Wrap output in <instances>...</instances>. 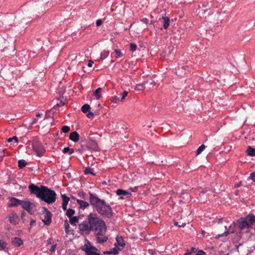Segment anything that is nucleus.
<instances>
[{
    "instance_id": "obj_1",
    "label": "nucleus",
    "mask_w": 255,
    "mask_h": 255,
    "mask_svg": "<svg viewBox=\"0 0 255 255\" xmlns=\"http://www.w3.org/2000/svg\"><path fill=\"white\" fill-rule=\"evenodd\" d=\"M88 219V222L85 221L79 224L80 230L86 234L92 231L96 235L98 243L102 244L106 242L108 238L106 236L107 228L105 222L94 213H90Z\"/></svg>"
},
{
    "instance_id": "obj_2",
    "label": "nucleus",
    "mask_w": 255,
    "mask_h": 255,
    "mask_svg": "<svg viewBox=\"0 0 255 255\" xmlns=\"http://www.w3.org/2000/svg\"><path fill=\"white\" fill-rule=\"evenodd\" d=\"M28 188L31 194H35L37 197L48 204H52L56 201V193L46 186L41 185L39 187L31 183Z\"/></svg>"
},
{
    "instance_id": "obj_3",
    "label": "nucleus",
    "mask_w": 255,
    "mask_h": 255,
    "mask_svg": "<svg viewBox=\"0 0 255 255\" xmlns=\"http://www.w3.org/2000/svg\"><path fill=\"white\" fill-rule=\"evenodd\" d=\"M89 201L90 204L96 209L97 212L102 217L110 218L113 216L114 212L111 206L106 201L100 199L97 195L90 193Z\"/></svg>"
},
{
    "instance_id": "obj_4",
    "label": "nucleus",
    "mask_w": 255,
    "mask_h": 255,
    "mask_svg": "<svg viewBox=\"0 0 255 255\" xmlns=\"http://www.w3.org/2000/svg\"><path fill=\"white\" fill-rule=\"evenodd\" d=\"M255 224V215L249 214L238 220L237 225L241 231L249 233Z\"/></svg>"
},
{
    "instance_id": "obj_5",
    "label": "nucleus",
    "mask_w": 255,
    "mask_h": 255,
    "mask_svg": "<svg viewBox=\"0 0 255 255\" xmlns=\"http://www.w3.org/2000/svg\"><path fill=\"white\" fill-rule=\"evenodd\" d=\"M40 219L45 225L48 226L51 222V213L46 208H43Z\"/></svg>"
},
{
    "instance_id": "obj_6",
    "label": "nucleus",
    "mask_w": 255,
    "mask_h": 255,
    "mask_svg": "<svg viewBox=\"0 0 255 255\" xmlns=\"http://www.w3.org/2000/svg\"><path fill=\"white\" fill-rule=\"evenodd\" d=\"M32 147L39 156L43 155L45 150L39 141H35L32 143Z\"/></svg>"
},
{
    "instance_id": "obj_7",
    "label": "nucleus",
    "mask_w": 255,
    "mask_h": 255,
    "mask_svg": "<svg viewBox=\"0 0 255 255\" xmlns=\"http://www.w3.org/2000/svg\"><path fill=\"white\" fill-rule=\"evenodd\" d=\"M32 205V203L30 201L27 200H22L21 204V207L31 215L33 213Z\"/></svg>"
},
{
    "instance_id": "obj_8",
    "label": "nucleus",
    "mask_w": 255,
    "mask_h": 255,
    "mask_svg": "<svg viewBox=\"0 0 255 255\" xmlns=\"http://www.w3.org/2000/svg\"><path fill=\"white\" fill-rule=\"evenodd\" d=\"M86 146L88 148L94 151H98L99 149L97 143L93 140H89Z\"/></svg>"
},
{
    "instance_id": "obj_9",
    "label": "nucleus",
    "mask_w": 255,
    "mask_h": 255,
    "mask_svg": "<svg viewBox=\"0 0 255 255\" xmlns=\"http://www.w3.org/2000/svg\"><path fill=\"white\" fill-rule=\"evenodd\" d=\"M8 218L10 223L13 225H16L18 223V217L14 212H11L9 215Z\"/></svg>"
},
{
    "instance_id": "obj_10",
    "label": "nucleus",
    "mask_w": 255,
    "mask_h": 255,
    "mask_svg": "<svg viewBox=\"0 0 255 255\" xmlns=\"http://www.w3.org/2000/svg\"><path fill=\"white\" fill-rule=\"evenodd\" d=\"M233 225H234V227H232V226L231 225L229 227V229L226 231H225L224 233H223L221 234L218 235V236L219 237H227L229 235V234L234 233L235 232L234 228L236 224L235 223H233Z\"/></svg>"
},
{
    "instance_id": "obj_11",
    "label": "nucleus",
    "mask_w": 255,
    "mask_h": 255,
    "mask_svg": "<svg viewBox=\"0 0 255 255\" xmlns=\"http://www.w3.org/2000/svg\"><path fill=\"white\" fill-rule=\"evenodd\" d=\"M22 200L12 197L10 199L9 207H17L21 206Z\"/></svg>"
},
{
    "instance_id": "obj_12",
    "label": "nucleus",
    "mask_w": 255,
    "mask_h": 255,
    "mask_svg": "<svg viewBox=\"0 0 255 255\" xmlns=\"http://www.w3.org/2000/svg\"><path fill=\"white\" fill-rule=\"evenodd\" d=\"M116 193L118 195L120 196V198L122 199H124V196L129 197L131 195L130 192L122 189H118L116 191Z\"/></svg>"
},
{
    "instance_id": "obj_13",
    "label": "nucleus",
    "mask_w": 255,
    "mask_h": 255,
    "mask_svg": "<svg viewBox=\"0 0 255 255\" xmlns=\"http://www.w3.org/2000/svg\"><path fill=\"white\" fill-rule=\"evenodd\" d=\"M61 197L62 198V208L63 210L66 211L67 210V206L70 200V198L65 194H62Z\"/></svg>"
},
{
    "instance_id": "obj_14",
    "label": "nucleus",
    "mask_w": 255,
    "mask_h": 255,
    "mask_svg": "<svg viewBox=\"0 0 255 255\" xmlns=\"http://www.w3.org/2000/svg\"><path fill=\"white\" fill-rule=\"evenodd\" d=\"M69 139L75 142H77L79 140V133L76 131L72 132L69 135Z\"/></svg>"
},
{
    "instance_id": "obj_15",
    "label": "nucleus",
    "mask_w": 255,
    "mask_h": 255,
    "mask_svg": "<svg viewBox=\"0 0 255 255\" xmlns=\"http://www.w3.org/2000/svg\"><path fill=\"white\" fill-rule=\"evenodd\" d=\"M11 243L14 247H19L23 244V241L20 238L15 237L11 239Z\"/></svg>"
},
{
    "instance_id": "obj_16",
    "label": "nucleus",
    "mask_w": 255,
    "mask_h": 255,
    "mask_svg": "<svg viewBox=\"0 0 255 255\" xmlns=\"http://www.w3.org/2000/svg\"><path fill=\"white\" fill-rule=\"evenodd\" d=\"M76 201L81 209H85L89 206V203L86 201L80 199H76Z\"/></svg>"
},
{
    "instance_id": "obj_17",
    "label": "nucleus",
    "mask_w": 255,
    "mask_h": 255,
    "mask_svg": "<svg viewBox=\"0 0 255 255\" xmlns=\"http://www.w3.org/2000/svg\"><path fill=\"white\" fill-rule=\"evenodd\" d=\"M85 247L86 248L85 249H84V251L86 253V255H88V254H90V253H96L95 252L97 251V249L93 246H88L85 245Z\"/></svg>"
},
{
    "instance_id": "obj_18",
    "label": "nucleus",
    "mask_w": 255,
    "mask_h": 255,
    "mask_svg": "<svg viewBox=\"0 0 255 255\" xmlns=\"http://www.w3.org/2000/svg\"><path fill=\"white\" fill-rule=\"evenodd\" d=\"M162 19H163V27L164 29H166L170 25L169 18L167 16H163Z\"/></svg>"
},
{
    "instance_id": "obj_19",
    "label": "nucleus",
    "mask_w": 255,
    "mask_h": 255,
    "mask_svg": "<svg viewBox=\"0 0 255 255\" xmlns=\"http://www.w3.org/2000/svg\"><path fill=\"white\" fill-rule=\"evenodd\" d=\"M247 152L248 155L251 156H255V148L249 146L247 149Z\"/></svg>"
},
{
    "instance_id": "obj_20",
    "label": "nucleus",
    "mask_w": 255,
    "mask_h": 255,
    "mask_svg": "<svg viewBox=\"0 0 255 255\" xmlns=\"http://www.w3.org/2000/svg\"><path fill=\"white\" fill-rule=\"evenodd\" d=\"M116 241L117 242V245H119L121 247L125 246V244L124 243V240L122 237H117L116 238Z\"/></svg>"
},
{
    "instance_id": "obj_21",
    "label": "nucleus",
    "mask_w": 255,
    "mask_h": 255,
    "mask_svg": "<svg viewBox=\"0 0 255 255\" xmlns=\"http://www.w3.org/2000/svg\"><path fill=\"white\" fill-rule=\"evenodd\" d=\"M69 222L72 225H76V224L79 221V218L76 216L73 217H72L71 218H69Z\"/></svg>"
},
{
    "instance_id": "obj_22",
    "label": "nucleus",
    "mask_w": 255,
    "mask_h": 255,
    "mask_svg": "<svg viewBox=\"0 0 255 255\" xmlns=\"http://www.w3.org/2000/svg\"><path fill=\"white\" fill-rule=\"evenodd\" d=\"M90 106L88 104L84 105L81 108V111L83 113L86 114L88 112L89 110L90 109Z\"/></svg>"
},
{
    "instance_id": "obj_23",
    "label": "nucleus",
    "mask_w": 255,
    "mask_h": 255,
    "mask_svg": "<svg viewBox=\"0 0 255 255\" xmlns=\"http://www.w3.org/2000/svg\"><path fill=\"white\" fill-rule=\"evenodd\" d=\"M18 164L19 168H23L26 165L27 162L25 160L21 159L18 160Z\"/></svg>"
},
{
    "instance_id": "obj_24",
    "label": "nucleus",
    "mask_w": 255,
    "mask_h": 255,
    "mask_svg": "<svg viewBox=\"0 0 255 255\" xmlns=\"http://www.w3.org/2000/svg\"><path fill=\"white\" fill-rule=\"evenodd\" d=\"M75 210L72 209H69L66 210V215L69 218L72 217V216L75 214Z\"/></svg>"
},
{
    "instance_id": "obj_25",
    "label": "nucleus",
    "mask_w": 255,
    "mask_h": 255,
    "mask_svg": "<svg viewBox=\"0 0 255 255\" xmlns=\"http://www.w3.org/2000/svg\"><path fill=\"white\" fill-rule=\"evenodd\" d=\"M109 54V51L104 50L101 54L100 60H103L105 59Z\"/></svg>"
},
{
    "instance_id": "obj_26",
    "label": "nucleus",
    "mask_w": 255,
    "mask_h": 255,
    "mask_svg": "<svg viewBox=\"0 0 255 255\" xmlns=\"http://www.w3.org/2000/svg\"><path fill=\"white\" fill-rule=\"evenodd\" d=\"M74 150L73 148H70L69 147H64L63 149L62 152L64 153H67L69 152V154H71L74 152Z\"/></svg>"
},
{
    "instance_id": "obj_27",
    "label": "nucleus",
    "mask_w": 255,
    "mask_h": 255,
    "mask_svg": "<svg viewBox=\"0 0 255 255\" xmlns=\"http://www.w3.org/2000/svg\"><path fill=\"white\" fill-rule=\"evenodd\" d=\"M101 90L102 89L101 88H98L95 91L94 95L95 96L97 99H99L100 98L101 95L100 93L101 92Z\"/></svg>"
},
{
    "instance_id": "obj_28",
    "label": "nucleus",
    "mask_w": 255,
    "mask_h": 255,
    "mask_svg": "<svg viewBox=\"0 0 255 255\" xmlns=\"http://www.w3.org/2000/svg\"><path fill=\"white\" fill-rule=\"evenodd\" d=\"M206 146L204 144H202L196 150V154H200L205 149Z\"/></svg>"
},
{
    "instance_id": "obj_29",
    "label": "nucleus",
    "mask_w": 255,
    "mask_h": 255,
    "mask_svg": "<svg viewBox=\"0 0 255 255\" xmlns=\"http://www.w3.org/2000/svg\"><path fill=\"white\" fill-rule=\"evenodd\" d=\"M85 174H91L93 175H95V174L93 173V169L90 167H87L84 170Z\"/></svg>"
},
{
    "instance_id": "obj_30",
    "label": "nucleus",
    "mask_w": 255,
    "mask_h": 255,
    "mask_svg": "<svg viewBox=\"0 0 255 255\" xmlns=\"http://www.w3.org/2000/svg\"><path fill=\"white\" fill-rule=\"evenodd\" d=\"M115 53L117 58H121L123 56L122 52L119 49H116L115 50Z\"/></svg>"
},
{
    "instance_id": "obj_31",
    "label": "nucleus",
    "mask_w": 255,
    "mask_h": 255,
    "mask_svg": "<svg viewBox=\"0 0 255 255\" xmlns=\"http://www.w3.org/2000/svg\"><path fill=\"white\" fill-rule=\"evenodd\" d=\"M7 244L5 242L0 240V250H2L6 248Z\"/></svg>"
},
{
    "instance_id": "obj_32",
    "label": "nucleus",
    "mask_w": 255,
    "mask_h": 255,
    "mask_svg": "<svg viewBox=\"0 0 255 255\" xmlns=\"http://www.w3.org/2000/svg\"><path fill=\"white\" fill-rule=\"evenodd\" d=\"M70 127L67 126H64L62 127L61 130L64 133H67L70 131Z\"/></svg>"
},
{
    "instance_id": "obj_33",
    "label": "nucleus",
    "mask_w": 255,
    "mask_h": 255,
    "mask_svg": "<svg viewBox=\"0 0 255 255\" xmlns=\"http://www.w3.org/2000/svg\"><path fill=\"white\" fill-rule=\"evenodd\" d=\"M137 46L135 43H131L130 44V50L134 52L136 50Z\"/></svg>"
},
{
    "instance_id": "obj_34",
    "label": "nucleus",
    "mask_w": 255,
    "mask_h": 255,
    "mask_svg": "<svg viewBox=\"0 0 255 255\" xmlns=\"http://www.w3.org/2000/svg\"><path fill=\"white\" fill-rule=\"evenodd\" d=\"M13 140H15V142L16 143H17L18 142V138L16 136H13L12 137H10L9 138L7 139V142H11Z\"/></svg>"
},
{
    "instance_id": "obj_35",
    "label": "nucleus",
    "mask_w": 255,
    "mask_h": 255,
    "mask_svg": "<svg viewBox=\"0 0 255 255\" xmlns=\"http://www.w3.org/2000/svg\"><path fill=\"white\" fill-rule=\"evenodd\" d=\"M128 92L126 91H124L123 93L122 94V97L121 99V101L123 102V100L125 99V98L127 96Z\"/></svg>"
},
{
    "instance_id": "obj_36",
    "label": "nucleus",
    "mask_w": 255,
    "mask_h": 255,
    "mask_svg": "<svg viewBox=\"0 0 255 255\" xmlns=\"http://www.w3.org/2000/svg\"><path fill=\"white\" fill-rule=\"evenodd\" d=\"M64 226H65V229L66 232L68 233V229L69 228V224L68 223L67 220H65V221Z\"/></svg>"
},
{
    "instance_id": "obj_37",
    "label": "nucleus",
    "mask_w": 255,
    "mask_h": 255,
    "mask_svg": "<svg viewBox=\"0 0 255 255\" xmlns=\"http://www.w3.org/2000/svg\"><path fill=\"white\" fill-rule=\"evenodd\" d=\"M145 83H142V84H138L137 85V88L139 90H142V89L145 88V87L144 86Z\"/></svg>"
},
{
    "instance_id": "obj_38",
    "label": "nucleus",
    "mask_w": 255,
    "mask_h": 255,
    "mask_svg": "<svg viewBox=\"0 0 255 255\" xmlns=\"http://www.w3.org/2000/svg\"><path fill=\"white\" fill-rule=\"evenodd\" d=\"M111 101L112 102L117 103L119 101V99L117 96L112 97Z\"/></svg>"
},
{
    "instance_id": "obj_39",
    "label": "nucleus",
    "mask_w": 255,
    "mask_h": 255,
    "mask_svg": "<svg viewBox=\"0 0 255 255\" xmlns=\"http://www.w3.org/2000/svg\"><path fill=\"white\" fill-rule=\"evenodd\" d=\"M250 178L255 182V172H252L250 175Z\"/></svg>"
},
{
    "instance_id": "obj_40",
    "label": "nucleus",
    "mask_w": 255,
    "mask_h": 255,
    "mask_svg": "<svg viewBox=\"0 0 255 255\" xmlns=\"http://www.w3.org/2000/svg\"><path fill=\"white\" fill-rule=\"evenodd\" d=\"M56 244H53L52 245V246L51 247V248L50 249V251L51 252V253H53L55 251V249L56 248Z\"/></svg>"
},
{
    "instance_id": "obj_41",
    "label": "nucleus",
    "mask_w": 255,
    "mask_h": 255,
    "mask_svg": "<svg viewBox=\"0 0 255 255\" xmlns=\"http://www.w3.org/2000/svg\"><path fill=\"white\" fill-rule=\"evenodd\" d=\"M7 151L6 150V149H4L2 151V153H0V156H4L6 155H7Z\"/></svg>"
},
{
    "instance_id": "obj_42",
    "label": "nucleus",
    "mask_w": 255,
    "mask_h": 255,
    "mask_svg": "<svg viewBox=\"0 0 255 255\" xmlns=\"http://www.w3.org/2000/svg\"><path fill=\"white\" fill-rule=\"evenodd\" d=\"M195 255H206V253L204 251L200 250L195 254Z\"/></svg>"
},
{
    "instance_id": "obj_43",
    "label": "nucleus",
    "mask_w": 255,
    "mask_h": 255,
    "mask_svg": "<svg viewBox=\"0 0 255 255\" xmlns=\"http://www.w3.org/2000/svg\"><path fill=\"white\" fill-rule=\"evenodd\" d=\"M102 20L101 19H98L96 21V25L97 26H100L102 24Z\"/></svg>"
},
{
    "instance_id": "obj_44",
    "label": "nucleus",
    "mask_w": 255,
    "mask_h": 255,
    "mask_svg": "<svg viewBox=\"0 0 255 255\" xmlns=\"http://www.w3.org/2000/svg\"><path fill=\"white\" fill-rule=\"evenodd\" d=\"M52 238H50L48 240H47V245H51L52 244H53V243L52 242Z\"/></svg>"
},
{
    "instance_id": "obj_45",
    "label": "nucleus",
    "mask_w": 255,
    "mask_h": 255,
    "mask_svg": "<svg viewBox=\"0 0 255 255\" xmlns=\"http://www.w3.org/2000/svg\"><path fill=\"white\" fill-rule=\"evenodd\" d=\"M111 252H113L112 254L114 255H117L119 254V251L116 248H114Z\"/></svg>"
},
{
    "instance_id": "obj_46",
    "label": "nucleus",
    "mask_w": 255,
    "mask_h": 255,
    "mask_svg": "<svg viewBox=\"0 0 255 255\" xmlns=\"http://www.w3.org/2000/svg\"><path fill=\"white\" fill-rule=\"evenodd\" d=\"M94 116V114L93 112H89L87 114V117L88 118H91L92 117H93Z\"/></svg>"
},
{
    "instance_id": "obj_47",
    "label": "nucleus",
    "mask_w": 255,
    "mask_h": 255,
    "mask_svg": "<svg viewBox=\"0 0 255 255\" xmlns=\"http://www.w3.org/2000/svg\"><path fill=\"white\" fill-rule=\"evenodd\" d=\"M35 221L33 219H31L30 222V228H31L33 225H35Z\"/></svg>"
},
{
    "instance_id": "obj_48",
    "label": "nucleus",
    "mask_w": 255,
    "mask_h": 255,
    "mask_svg": "<svg viewBox=\"0 0 255 255\" xmlns=\"http://www.w3.org/2000/svg\"><path fill=\"white\" fill-rule=\"evenodd\" d=\"M25 215V213L23 212V213H22L21 215V219L23 222H24L25 220V219H24Z\"/></svg>"
},
{
    "instance_id": "obj_49",
    "label": "nucleus",
    "mask_w": 255,
    "mask_h": 255,
    "mask_svg": "<svg viewBox=\"0 0 255 255\" xmlns=\"http://www.w3.org/2000/svg\"><path fill=\"white\" fill-rule=\"evenodd\" d=\"M93 63V61H92V60H90L88 62V66L90 67H92Z\"/></svg>"
},
{
    "instance_id": "obj_50",
    "label": "nucleus",
    "mask_w": 255,
    "mask_h": 255,
    "mask_svg": "<svg viewBox=\"0 0 255 255\" xmlns=\"http://www.w3.org/2000/svg\"><path fill=\"white\" fill-rule=\"evenodd\" d=\"M241 185V182H238V183H236L235 184V188H238L239 187H240Z\"/></svg>"
},
{
    "instance_id": "obj_51",
    "label": "nucleus",
    "mask_w": 255,
    "mask_h": 255,
    "mask_svg": "<svg viewBox=\"0 0 255 255\" xmlns=\"http://www.w3.org/2000/svg\"><path fill=\"white\" fill-rule=\"evenodd\" d=\"M65 104L64 103H63L62 101H61L59 103L57 104V106L60 107L62 106H63Z\"/></svg>"
},
{
    "instance_id": "obj_52",
    "label": "nucleus",
    "mask_w": 255,
    "mask_h": 255,
    "mask_svg": "<svg viewBox=\"0 0 255 255\" xmlns=\"http://www.w3.org/2000/svg\"><path fill=\"white\" fill-rule=\"evenodd\" d=\"M42 115L43 114L42 113H36V117L37 118H41L42 117Z\"/></svg>"
},
{
    "instance_id": "obj_53",
    "label": "nucleus",
    "mask_w": 255,
    "mask_h": 255,
    "mask_svg": "<svg viewBox=\"0 0 255 255\" xmlns=\"http://www.w3.org/2000/svg\"><path fill=\"white\" fill-rule=\"evenodd\" d=\"M192 254V252H189L187 251L186 253L184 254V255H191Z\"/></svg>"
},
{
    "instance_id": "obj_54",
    "label": "nucleus",
    "mask_w": 255,
    "mask_h": 255,
    "mask_svg": "<svg viewBox=\"0 0 255 255\" xmlns=\"http://www.w3.org/2000/svg\"><path fill=\"white\" fill-rule=\"evenodd\" d=\"M113 254V252H105L104 253V255H106V254H109V255H111V254Z\"/></svg>"
},
{
    "instance_id": "obj_55",
    "label": "nucleus",
    "mask_w": 255,
    "mask_h": 255,
    "mask_svg": "<svg viewBox=\"0 0 255 255\" xmlns=\"http://www.w3.org/2000/svg\"><path fill=\"white\" fill-rule=\"evenodd\" d=\"M81 194H82V198L85 199H86L85 196H86V194H85V193L82 192V193H81Z\"/></svg>"
},
{
    "instance_id": "obj_56",
    "label": "nucleus",
    "mask_w": 255,
    "mask_h": 255,
    "mask_svg": "<svg viewBox=\"0 0 255 255\" xmlns=\"http://www.w3.org/2000/svg\"><path fill=\"white\" fill-rule=\"evenodd\" d=\"M237 234L238 237H242V232H239V233H237Z\"/></svg>"
},
{
    "instance_id": "obj_57",
    "label": "nucleus",
    "mask_w": 255,
    "mask_h": 255,
    "mask_svg": "<svg viewBox=\"0 0 255 255\" xmlns=\"http://www.w3.org/2000/svg\"><path fill=\"white\" fill-rule=\"evenodd\" d=\"M37 120L36 118L33 119V121H32V124H34V123H35L37 121Z\"/></svg>"
},
{
    "instance_id": "obj_58",
    "label": "nucleus",
    "mask_w": 255,
    "mask_h": 255,
    "mask_svg": "<svg viewBox=\"0 0 255 255\" xmlns=\"http://www.w3.org/2000/svg\"><path fill=\"white\" fill-rule=\"evenodd\" d=\"M222 222H223V219H222V218L220 219L219 220L218 223H219V224H221V223H222Z\"/></svg>"
},
{
    "instance_id": "obj_59",
    "label": "nucleus",
    "mask_w": 255,
    "mask_h": 255,
    "mask_svg": "<svg viewBox=\"0 0 255 255\" xmlns=\"http://www.w3.org/2000/svg\"><path fill=\"white\" fill-rule=\"evenodd\" d=\"M195 248H192L190 252H192V254L195 253Z\"/></svg>"
},
{
    "instance_id": "obj_60",
    "label": "nucleus",
    "mask_w": 255,
    "mask_h": 255,
    "mask_svg": "<svg viewBox=\"0 0 255 255\" xmlns=\"http://www.w3.org/2000/svg\"><path fill=\"white\" fill-rule=\"evenodd\" d=\"M238 192H239V190H236V192H235V194H236V195H238Z\"/></svg>"
},
{
    "instance_id": "obj_61",
    "label": "nucleus",
    "mask_w": 255,
    "mask_h": 255,
    "mask_svg": "<svg viewBox=\"0 0 255 255\" xmlns=\"http://www.w3.org/2000/svg\"><path fill=\"white\" fill-rule=\"evenodd\" d=\"M205 233V232L204 231H202V234H204V233Z\"/></svg>"
},
{
    "instance_id": "obj_62",
    "label": "nucleus",
    "mask_w": 255,
    "mask_h": 255,
    "mask_svg": "<svg viewBox=\"0 0 255 255\" xmlns=\"http://www.w3.org/2000/svg\"><path fill=\"white\" fill-rule=\"evenodd\" d=\"M0 196H1V195H0Z\"/></svg>"
}]
</instances>
